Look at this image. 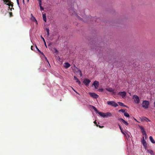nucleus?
<instances>
[{
	"mask_svg": "<svg viewBox=\"0 0 155 155\" xmlns=\"http://www.w3.org/2000/svg\"><path fill=\"white\" fill-rule=\"evenodd\" d=\"M99 114L100 116L104 118L107 117H110L112 116L111 114L109 112H107L106 113H104L100 112H99Z\"/></svg>",
	"mask_w": 155,
	"mask_h": 155,
	"instance_id": "1",
	"label": "nucleus"
},
{
	"mask_svg": "<svg viewBox=\"0 0 155 155\" xmlns=\"http://www.w3.org/2000/svg\"><path fill=\"white\" fill-rule=\"evenodd\" d=\"M4 2L5 3H7L6 5L9 6V8L10 9L11 11H12V9H14L13 8V3L12 2H11L9 0H3Z\"/></svg>",
	"mask_w": 155,
	"mask_h": 155,
	"instance_id": "2",
	"label": "nucleus"
},
{
	"mask_svg": "<svg viewBox=\"0 0 155 155\" xmlns=\"http://www.w3.org/2000/svg\"><path fill=\"white\" fill-rule=\"evenodd\" d=\"M149 102L147 101H143L142 104V107L145 109H147L149 107Z\"/></svg>",
	"mask_w": 155,
	"mask_h": 155,
	"instance_id": "3",
	"label": "nucleus"
},
{
	"mask_svg": "<svg viewBox=\"0 0 155 155\" xmlns=\"http://www.w3.org/2000/svg\"><path fill=\"white\" fill-rule=\"evenodd\" d=\"M107 103L108 105H110L112 106L116 107H117L118 105L114 101H108L107 102Z\"/></svg>",
	"mask_w": 155,
	"mask_h": 155,
	"instance_id": "4",
	"label": "nucleus"
},
{
	"mask_svg": "<svg viewBox=\"0 0 155 155\" xmlns=\"http://www.w3.org/2000/svg\"><path fill=\"white\" fill-rule=\"evenodd\" d=\"M133 98L134 100V102L138 104L139 103L140 99L138 96L137 95H134Z\"/></svg>",
	"mask_w": 155,
	"mask_h": 155,
	"instance_id": "5",
	"label": "nucleus"
},
{
	"mask_svg": "<svg viewBox=\"0 0 155 155\" xmlns=\"http://www.w3.org/2000/svg\"><path fill=\"white\" fill-rule=\"evenodd\" d=\"M89 94L91 96L94 98L97 99L99 97L98 95L94 93L89 92Z\"/></svg>",
	"mask_w": 155,
	"mask_h": 155,
	"instance_id": "6",
	"label": "nucleus"
},
{
	"mask_svg": "<svg viewBox=\"0 0 155 155\" xmlns=\"http://www.w3.org/2000/svg\"><path fill=\"white\" fill-rule=\"evenodd\" d=\"M140 119L141 121L143 122L144 121H146L147 122L149 121L150 122V120L149 119L145 117H140Z\"/></svg>",
	"mask_w": 155,
	"mask_h": 155,
	"instance_id": "7",
	"label": "nucleus"
},
{
	"mask_svg": "<svg viewBox=\"0 0 155 155\" xmlns=\"http://www.w3.org/2000/svg\"><path fill=\"white\" fill-rule=\"evenodd\" d=\"M90 82L91 81L89 79L86 78L84 79L83 81V83H84L87 86L89 85Z\"/></svg>",
	"mask_w": 155,
	"mask_h": 155,
	"instance_id": "8",
	"label": "nucleus"
},
{
	"mask_svg": "<svg viewBox=\"0 0 155 155\" xmlns=\"http://www.w3.org/2000/svg\"><path fill=\"white\" fill-rule=\"evenodd\" d=\"M126 93L125 91H121L120 92L118 93V94L121 96L123 98H124L126 95Z\"/></svg>",
	"mask_w": 155,
	"mask_h": 155,
	"instance_id": "9",
	"label": "nucleus"
},
{
	"mask_svg": "<svg viewBox=\"0 0 155 155\" xmlns=\"http://www.w3.org/2000/svg\"><path fill=\"white\" fill-rule=\"evenodd\" d=\"M99 82L96 81H95L93 84V85L94 86L95 89H97L99 86Z\"/></svg>",
	"mask_w": 155,
	"mask_h": 155,
	"instance_id": "10",
	"label": "nucleus"
},
{
	"mask_svg": "<svg viewBox=\"0 0 155 155\" xmlns=\"http://www.w3.org/2000/svg\"><path fill=\"white\" fill-rule=\"evenodd\" d=\"M118 120L121 123H124L126 125H128V123H127V122L125 121L123 119L120 118Z\"/></svg>",
	"mask_w": 155,
	"mask_h": 155,
	"instance_id": "11",
	"label": "nucleus"
},
{
	"mask_svg": "<svg viewBox=\"0 0 155 155\" xmlns=\"http://www.w3.org/2000/svg\"><path fill=\"white\" fill-rule=\"evenodd\" d=\"M140 128L141 129V131L143 135H146V132L144 130V128L142 126H140Z\"/></svg>",
	"mask_w": 155,
	"mask_h": 155,
	"instance_id": "12",
	"label": "nucleus"
},
{
	"mask_svg": "<svg viewBox=\"0 0 155 155\" xmlns=\"http://www.w3.org/2000/svg\"><path fill=\"white\" fill-rule=\"evenodd\" d=\"M142 143L144 147H146V146L147 145V143H146V141L144 139V137H143V139L142 140Z\"/></svg>",
	"mask_w": 155,
	"mask_h": 155,
	"instance_id": "13",
	"label": "nucleus"
},
{
	"mask_svg": "<svg viewBox=\"0 0 155 155\" xmlns=\"http://www.w3.org/2000/svg\"><path fill=\"white\" fill-rule=\"evenodd\" d=\"M106 90L107 91L110 92H113L114 91V89L112 88H111L109 87V88H106Z\"/></svg>",
	"mask_w": 155,
	"mask_h": 155,
	"instance_id": "14",
	"label": "nucleus"
},
{
	"mask_svg": "<svg viewBox=\"0 0 155 155\" xmlns=\"http://www.w3.org/2000/svg\"><path fill=\"white\" fill-rule=\"evenodd\" d=\"M31 20H32V21H35L37 23V21L36 19L33 16L32 14H31Z\"/></svg>",
	"mask_w": 155,
	"mask_h": 155,
	"instance_id": "15",
	"label": "nucleus"
},
{
	"mask_svg": "<svg viewBox=\"0 0 155 155\" xmlns=\"http://www.w3.org/2000/svg\"><path fill=\"white\" fill-rule=\"evenodd\" d=\"M147 151L148 153H149L151 155H154V153L153 150H151L147 149Z\"/></svg>",
	"mask_w": 155,
	"mask_h": 155,
	"instance_id": "16",
	"label": "nucleus"
},
{
	"mask_svg": "<svg viewBox=\"0 0 155 155\" xmlns=\"http://www.w3.org/2000/svg\"><path fill=\"white\" fill-rule=\"evenodd\" d=\"M64 64V67L65 68H68L71 66L70 64L68 62L65 63Z\"/></svg>",
	"mask_w": 155,
	"mask_h": 155,
	"instance_id": "17",
	"label": "nucleus"
},
{
	"mask_svg": "<svg viewBox=\"0 0 155 155\" xmlns=\"http://www.w3.org/2000/svg\"><path fill=\"white\" fill-rule=\"evenodd\" d=\"M149 139L150 141L153 143H155V141L154 139H153L152 136H150L149 137Z\"/></svg>",
	"mask_w": 155,
	"mask_h": 155,
	"instance_id": "18",
	"label": "nucleus"
},
{
	"mask_svg": "<svg viewBox=\"0 0 155 155\" xmlns=\"http://www.w3.org/2000/svg\"><path fill=\"white\" fill-rule=\"evenodd\" d=\"M43 20L45 22H46V14L44 13L43 15Z\"/></svg>",
	"mask_w": 155,
	"mask_h": 155,
	"instance_id": "19",
	"label": "nucleus"
},
{
	"mask_svg": "<svg viewBox=\"0 0 155 155\" xmlns=\"http://www.w3.org/2000/svg\"><path fill=\"white\" fill-rule=\"evenodd\" d=\"M92 107L93 108L94 110L97 113H98V114H99V112H100L94 106H92Z\"/></svg>",
	"mask_w": 155,
	"mask_h": 155,
	"instance_id": "20",
	"label": "nucleus"
},
{
	"mask_svg": "<svg viewBox=\"0 0 155 155\" xmlns=\"http://www.w3.org/2000/svg\"><path fill=\"white\" fill-rule=\"evenodd\" d=\"M92 107L93 108L94 110L97 113H98V114H99V112H100L94 106H92Z\"/></svg>",
	"mask_w": 155,
	"mask_h": 155,
	"instance_id": "21",
	"label": "nucleus"
},
{
	"mask_svg": "<svg viewBox=\"0 0 155 155\" xmlns=\"http://www.w3.org/2000/svg\"><path fill=\"white\" fill-rule=\"evenodd\" d=\"M119 127L121 130V133L123 134H124V135H126V134H125V133L122 131V128H121V127L120 126L119 124Z\"/></svg>",
	"mask_w": 155,
	"mask_h": 155,
	"instance_id": "22",
	"label": "nucleus"
},
{
	"mask_svg": "<svg viewBox=\"0 0 155 155\" xmlns=\"http://www.w3.org/2000/svg\"><path fill=\"white\" fill-rule=\"evenodd\" d=\"M77 72H79L81 77H82V76L83 74L81 70H80L79 69H78V71H77Z\"/></svg>",
	"mask_w": 155,
	"mask_h": 155,
	"instance_id": "23",
	"label": "nucleus"
},
{
	"mask_svg": "<svg viewBox=\"0 0 155 155\" xmlns=\"http://www.w3.org/2000/svg\"><path fill=\"white\" fill-rule=\"evenodd\" d=\"M124 115L126 117H130L129 114L127 113L124 112Z\"/></svg>",
	"mask_w": 155,
	"mask_h": 155,
	"instance_id": "24",
	"label": "nucleus"
},
{
	"mask_svg": "<svg viewBox=\"0 0 155 155\" xmlns=\"http://www.w3.org/2000/svg\"><path fill=\"white\" fill-rule=\"evenodd\" d=\"M46 30L47 32V36H48L49 35V29L48 28H46Z\"/></svg>",
	"mask_w": 155,
	"mask_h": 155,
	"instance_id": "25",
	"label": "nucleus"
},
{
	"mask_svg": "<svg viewBox=\"0 0 155 155\" xmlns=\"http://www.w3.org/2000/svg\"><path fill=\"white\" fill-rule=\"evenodd\" d=\"M38 2L39 5H42V0H37Z\"/></svg>",
	"mask_w": 155,
	"mask_h": 155,
	"instance_id": "26",
	"label": "nucleus"
},
{
	"mask_svg": "<svg viewBox=\"0 0 155 155\" xmlns=\"http://www.w3.org/2000/svg\"><path fill=\"white\" fill-rule=\"evenodd\" d=\"M118 103L119 104V105L120 106H124V104L122 102H119Z\"/></svg>",
	"mask_w": 155,
	"mask_h": 155,
	"instance_id": "27",
	"label": "nucleus"
},
{
	"mask_svg": "<svg viewBox=\"0 0 155 155\" xmlns=\"http://www.w3.org/2000/svg\"><path fill=\"white\" fill-rule=\"evenodd\" d=\"M36 48L37 49L38 51H39V52L41 53L42 54H43V52H41L40 51V50L37 47L36 45Z\"/></svg>",
	"mask_w": 155,
	"mask_h": 155,
	"instance_id": "28",
	"label": "nucleus"
},
{
	"mask_svg": "<svg viewBox=\"0 0 155 155\" xmlns=\"http://www.w3.org/2000/svg\"><path fill=\"white\" fill-rule=\"evenodd\" d=\"M76 82L78 83V84L80 85V86H81V82H80V81L78 80L77 81H76Z\"/></svg>",
	"mask_w": 155,
	"mask_h": 155,
	"instance_id": "29",
	"label": "nucleus"
},
{
	"mask_svg": "<svg viewBox=\"0 0 155 155\" xmlns=\"http://www.w3.org/2000/svg\"><path fill=\"white\" fill-rule=\"evenodd\" d=\"M119 111L122 112L123 113H124L125 112V110L121 109Z\"/></svg>",
	"mask_w": 155,
	"mask_h": 155,
	"instance_id": "30",
	"label": "nucleus"
},
{
	"mask_svg": "<svg viewBox=\"0 0 155 155\" xmlns=\"http://www.w3.org/2000/svg\"><path fill=\"white\" fill-rule=\"evenodd\" d=\"M74 80H76V81L78 80V79L75 76H74Z\"/></svg>",
	"mask_w": 155,
	"mask_h": 155,
	"instance_id": "31",
	"label": "nucleus"
},
{
	"mask_svg": "<svg viewBox=\"0 0 155 155\" xmlns=\"http://www.w3.org/2000/svg\"><path fill=\"white\" fill-rule=\"evenodd\" d=\"M39 6L40 7V9L41 10H44V8L41 6V5H39Z\"/></svg>",
	"mask_w": 155,
	"mask_h": 155,
	"instance_id": "32",
	"label": "nucleus"
},
{
	"mask_svg": "<svg viewBox=\"0 0 155 155\" xmlns=\"http://www.w3.org/2000/svg\"><path fill=\"white\" fill-rule=\"evenodd\" d=\"M94 123L96 124V126H97V127H98V125L97 124V123L96 122V121L95 120L94 122Z\"/></svg>",
	"mask_w": 155,
	"mask_h": 155,
	"instance_id": "33",
	"label": "nucleus"
},
{
	"mask_svg": "<svg viewBox=\"0 0 155 155\" xmlns=\"http://www.w3.org/2000/svg\"><path fill=\"white\" fill-rule=\"evenodd\" d=\"M99 90L100 91L102 92L104 91V89L102 88H100L99 89Z\"/></svg>",
	"mask_w": 155,
	"mask_h": 155,
	"instance_id": "34",
	"label": "nucleus"
},
{
	"mask_svg": "<svg viewBox=\"0 0 155 155\" xmlns=\"http://www.w3.org/2000/svg\"><path fill=\"white\" fill-rule=\"evenodd\" d=\"M144 136V137H145V139L146 140L147 139V134H146V136L145 135H143Z\"/></svg>",
	"mask_w": 155,
	"mask_h": 155,
	"instance_id": "35",
	"label": "nucleus"
},
{
	"mask_svg": "<svg viewBox=\"0 0 155 155\" xmlns=\"http://www.w3.org/2000/svg\"><path fill=\"white\" fill-rule=\"evenodd\" d=\"M16 1H17V4L19 6V0H16Z\"/></svg>",
	"mask_w": 155,
	"mask_h": 155,
	"instance_id": "36",
	"label": "nucleus"
},
{
	"mask_svg": "<svg viewBox=\"0 0 155 155\" xmlns=\"http://www.w3.org/2000/svg\"><path fill=\"white\" fill-rule=\"evenodd\" d=\"M98 127H100V128H103V127H104V126H100V125H98Z\"/></svg>",
	"mask_w": 155,
	"mask_h": 155,
	"instance_id": "37",
	"label": "nucleus"
},
{
	"mask_svg": "<svg viewBox=\"0 0 155 155\" xmlns=\"http://www.w3.org/2000/svg\"><path fill=\"white\" fill-rule=\"evenodd\" d=\"M41 38H42V39L43 40L44 42L45 41L44 38L42 36H41Z\"/></svg>",
	"mask_w": 155,
	"mask_h": 155,
	"instance_id": "38",
	"label": "nucleus"
},
{
	"mask_svg": "<svg viewBox=\"0 0 155 155\" xmlns=\"http://www.w3.org/2000/svg\"><path fill=\"white\" fill-rule=\"evenodd\" d=\"M54 50H55V53H57V52H58V51L56 49H55V48H54Z\"/></svg>",
	"mask_w": 155,
	"mask_h": 155,
	"instance_id": "39",
	"label": "nucleus"
},
{
	"mask_svg": "<svg viewBox=\"0 0 155 155\" xmlns=\"http://www.w3.org/2000/svg\"><path fill=\"white\" fill-rule=\"evenodd\" d=\"M44 42V44H45V47H46V48H47V46L46 45L45 41Z\"/></svg>",
	"mask_w": 155,
	"mask_h": 155,
	"instance_id": "40",
	"label": "nucleus"
},
{
	"mask_svg": "<svg viewBox=\"0 0 155 155\" xmlns=\"http://www.w3.org/2000/svg\"><path fill=\"white\" fill-rule=\"evenodd\" d=\"M73 10H70L69 11L70 12V13H71L72 12H71L72 11H73Z\"/></svg>",
	"mask_w": 155,
	"mask_h": 155,
	"instance_id": "41",
	"label": "nucleus"
},
{
	"mask_svg": "<svg viewBox=\"0 0 155 155\" xmlns=\"http://www.w3.org/2000/svg\"><path fill=\"white\" fill-rule=\"evenodd\" d=\"M10 16H11L12 15V12H10Z\"/></svg>",
	"mask_w": 155,
	"mask_h": 155,
	"instance_id": "42",
	"label": "nucleus"
},
{
	"mask_svg": "<svg viewBox=\"0 0 155 155\" xmlns=\"http://www.w3.org/2000/svg\"><path fill=\"white\" fill-rule=\"evenodd\" d=\"M127 136H128V137L129 138V137H130V136L129 134H127Z\"/></svg>",
	"mask_w": 155,
	"mask_h": 155,
	"instance_id": "43",
	"label": "nucleus"
},
{
	"mask_svg": "<svg viewBox=\"0 0 155 155\" xmlns=\"http://www.w3.org/2000/svg\"><path fill=\"white\" fill-rule=\"evenodd\" d=\"M22 2H23V4H24V2H25L24 0H22Z\"/></svg>",
	"mask_w": 155,
	"mask_h": 155,
	"instance_id": "44",
	"label": "nucleus"
},
{
	"mask_svg": "<svg viewBox=\"0 0 155 155\" xmlns=\"http://www.w3.org/2000/svg\"><path fill=\"white\" fill-rule=\"evenodd\" d=\"M77 16L78 18V19H80V17L79 16Z\"/></svg>",
	"mask_w": 155,
	"mask_h": 155,
	"instance_id": "45",
	"label": "nucleus"
},
{
	"mask_svg": "<svg viewBox=\"0 0 155 155\" xmlns=\"http://www.w3.org/2000/svg\"><path fill=\"white\" fill-rule=\"evenodd\" d=\"M134 120H136V121H137V122H138V121H137V119H136L134 118Z\"/></svg>",
	"mask_w": 155,
	"mask_h": 155,
	"instance_id": "46",
	"label": "nucleus"
},
{
	"mask_svg": "<svg viewBox=\"0 0 155 155\" xmlns=\"http://www.w3.org/2000/svg\"><path fill=\"white\" fill-rule=\"evenodd\" d=\"M32 48H33V46H31V49L32 50H33V49H32Z\"/></svg>",
	"mask_w": 155,
	"mask_h": 155,
	"instance_id": "47",
	"label": "nucleus"
},
{
	"mask_svg": "<svg viewBox=\"0 0 155 155\" xmlns=\"http://www.w3.org/2000/svg\"><path fill=\"white\" fill-rule=\"evenodd\" d=\"M93 19H96V18H94V17H93Z\"/></svg>",
	"mask_w": 155,
	"mask_h": 155,
	"instance_id": "48",
	"label": "nucleus"
},
{
	"mask_svg": "<svg viewBox=\"0 0 155 155\" xmlns=\"http://www.w3.org/2000/svg\"><path fill=\"white\" fill-rule=\"evenodd\" d=\"M154 107H155V102H154Z\"/></svg>",
	"mask_w": 155,
	"mask_h": 155,
	"instance_id": "49",
	"label": "nucleus"
},
{
	"mask_svg": "<svg viewBox=\"0 0 155 155\" xmlns=\"http://www.w3.org/2000/svg\"><path fill=\"white\" fill-rule=\"evenodd\" d=\"M51 44L50 43V44H49V45H48V46H49L50 45H51Z\"/></svg>",
	"mask_w": 155,
	"mask_h": 155,
	"instance_id": "50",
	"label": "nucleus"
},
{
	"mask_svg": "<svg viewBox=\"0 0 155 155\" xmlns=\"http://www.w3.org/2000/svg\"><path fill=\"white\" fill-rule=\"evenodd\" d=\"M74 14H75V11H74Z\"/></svg>",
	"mask_w": 155,
	"mask_h": 155,
	"instance_id": "51",
	"label": "nucleus"
},
{
	"mask_svg": "<svg viewBox=\"0 0 155 155\" xmlns=\"http://www.w3.org/2000/svg\"><path fill=\"white\" fill-rule=\"evenodd\" d=\"M29 1V0H27V1L28 2Z\"/></svg>",
	"mask_w": 155,
	"mask_h": 155,
	"instance_id": "52",
	"label": "nucleus"
},
{
	"mask_svg": "<svg viewBox=\"0 0 155 155\" xmlns=\"http://www.w3.org/2000/svg\"><path fill=\"white\" fill-rule=\"evenodd\" d=\"M74 91H75L76 93H77V92L75 91V90H74Z\"/></svg>",
	"mask_w": 155,
	"mask_h": 155,
	"instance_id": "53",
	"label": "nucleus"
}]
</instances>
